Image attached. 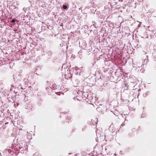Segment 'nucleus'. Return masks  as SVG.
Listing matches in <instances>:
<instances>
[{
    "instance_id": "1",
    "label": "nucleus",
    "mask_w": 156,
    "mask_h": 156,
    "mask_svg": "<svg viewBox=\"0 0 156 156\" xmlns=\"http://www.w3.org/2000/svg\"><path fill=\"white\" fill-rule=\"evenodd\" d=\"M21 86V84L20 83H19L18 85L17 84V83H16L15 84V86H14L13 85H12L11 86V87L10 88V90L12 91L13 90L12 87H16L18 88H19Z\"/></svg>"
},
{
    "instance_id": "2",
    "label": "nucleus",
    "mask_w": 156,
    "mask_h": 156,
    "mask_svg": "<svg viewBox=\"0 0 156 156\" xmlns=\"http://www.w3.org/2000/svg\"><path fill=\"white\" fill-rule=\"evenodd\" d=\"M46 54L48 56V58H50L51 57L52 53L51 51L50 50L47 51L46 52Z\"/></svg>"
},
{
    "instance_id": "3",
    "label": "nucleus",
    "mask_w": 156,
    "mask_h": 156,
    "mask_svg": "<svg viewBox=\"0 0 156 156\" xmlns=\"http://www.w3.org/2000/svg\"><path fill=\"white\" fill-rule=\"evenodd\" d=\"M133 67H138L140 68L141 67V65L140 64H139V63H136V64H135L134 63H133Z\"/></svg>"
},
{
    "instance_id": "4",
    "label": "nucleus",
    "mask_w": 156,
    "mask_h": 156,
    "mask_svg": "<svg viewBox=\"0 0 156 156\" xmlns=\"http://www.w3.org/2000/svg\"><path fill=\"white\" fill-rule=\"evenodd\" d=\"M68 6L66 4V3H65L63 4L62 7V8L63 9H67Z\"/></svg>"
},
{
    "instance_id": "5",
    "label": "nucleus",
    "mask_w": 156,
    "mask_h": 156,
    "mask_svg": "<svg viewBox=\"0 0 156 156\" xmlns=\"http://www.w3.org/2000/svg\"><path fill=\"white\" fill-rule=\"evenodd\" d=\"M13 98H14V97H13L12 98H8V100L9 101H10V102H12V101H11V99H12V100L13 102H14L13 100Z\"/></svg>"
},
{
    "instance_id": "6",
    "label": "nucleus",
    "mask_w": 156,
    "mask_h": 156,
    "mask_svg": "<svg viewBox=\"0 0 156 156\" xmlns=\"http://www.w3.org/2000/svg\"><path fill=\"white\" fill-rule=\"evenodd\" d=\"M16 21V20L15 19H12L10 22L11 23H14Z\"/></svg>"
},
{
    "instance_id": "7",
    "label": "nucleus",
    "mask_w": 156,
    "mask_h": 156,
    "mask_svg": "<svg viewBox=\"0 0 156 156\" xmlns=\"http://www.w3.org/2000/svg\"><path fill=\"white\" fill-rule=\"evenodd\" d=\"M125 87L128 88V84H127V83H125Z\"/></svg>"
},
{
    "instance_id": "8",
    "label": "nucleus",
    "mask_w": 156,
    "mask_h": 156,
    "mask_svg": "<svg viewBox=\"0 0 156 156\" xmlns=\"http://www.w3.org/2000/svg\"><path fill=\"white\" fill-rule=\"evenodd\" d=\"M20 88L22 90L23 89V87H21V86L20 87Z\"/></svg>"
},
{
    "instance_id": "9",
    "label": "nucleus",
    "mask_w": 156,
    "mask_h": 156,
    "mask_svg": "<svg viewBox=\"0 0 156 156\" xmlns=\"http://www.w3.org/2000/svg\"><path fill=\"white\" fill-rule=\"evenodd\" d=\"M149 26H148V27H147V28H149Z\"/></svg>"
},
{
    "instance_id": "10",
    "label": "nucleus",
    "mask_w": 156,
    "mask_h": 156,
    "mask_svg": "<svg viewBox=\"0 0 156 156\" xmlns=\"http://www.w3.org/2000/svg\"><path fill=\"white\" fill-rule=\"evenodd\" d=\"M110 128H111V127H110V128H109V129H110Z\"/></svg>"
}]
</instances>
